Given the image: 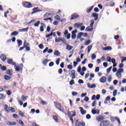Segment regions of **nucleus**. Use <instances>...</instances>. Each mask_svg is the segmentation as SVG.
Listing matches in <instances>:
<instances>
[{"instance_id": "nucleus-9", "label": "nucleus", "mask_w": 126, "mask_h": 126, "mask_svg": "<svg viewBox=\"0 0 126 126\" xmlns=\"http://www.w3.org/2000/svg\"><path fill=\"white\" fill-rule=\"evenodd\" d=\"M78 17H79V15H78L77 14L74 13L71 16L70 19V20H73V19H76V18H78Z\"/></svg>"}, {"instance_id": "nucleus-35", "label": "nucleus", "mask_w": 126, "mask_h": 126, "mask_svg": "<svg viewBox=\"0 0 126 126\" xmlns=\"http://www.w3.org/2000/svg\"><path fill=\"white\" fill-rule=\"evenodd\" d=\"M38 47L40 50H43V49H44V45H43V44H39Z\"/></svg>"}, {"instance_id": "nucleus-37", "label": "nucleus", "mask_w": 126, "mask_h": 126, "mask_svg": "<svg viewBox=\"0 0 126 126\" xmlns=\"http://www.w3.org/2000/svg\"><path fill=\"white\" fill-rule=\"evenodd\" d=\"M91 41L90 40H87L86 41V42L85 43V46H88V45H89L91 43Z\"/></svg>"}, {"instance_id": "nucleus-3", "label": "nucleus", "mask_w": 126, "mask_h": 126, "mask_svg": "<svg viewBox=\"0 0 126 126\" xmlns=\"http://www.w3.org/2000/svg\"><path fill=\"white\" fill-rule=\"evenodd\" d=\"M22 4L24 7H26L27 8H31V7H32V4L30 2L25 1L22 3Z\"/></svg>"}, {"instance_id": "nucleus-19", "label": "nucleus", "mask_w": 126, "mask_h": 126, "mask_svg": "<svg viewBox=\"0 0 126 126\" xmlns=\"http://www.w3.org/2000/svg\"><path fill=\"white\" fill-rule=\"evenodd\" d=\"M14 68L16 71H19V70H20V65L15 64Z\"/></svg>"}, {"instance_id": "nucleus-7", "label": "nucleus", "mask_w": 126, "mask_h": 126, "mask_svg": "<svg viewBox=\"0 0 126 126\" xmlns=\"http://www.w3.org/2000/svg\"><path fill=\"white\" fill-rule=\"evenodd\" d=\"M71 33H72V34H71L72 39H75V38H76V33H77V30L72 31Z\"/></svg>"}, {"instance_id": "nucleus-51", "label": "nucleus", "mask_w": 126, "mask_h": 126, "mask_svg": "<svg viewBox=\"0 0 126 126\" xmlns=\"http://www.w3.org/2000/svg\"><path fill=\"white\" fill-rule=\"evenodd\" d=\"M19 114L21 116V117H24V113L22 111H19Z\"/></svg>"}, {"instance_id": "nucleus-42", "label": "nucleus", "mask_w": 126, "mask_h": 126, "mask_svg": "<svg viewBox=\"0 0 126 126\" xmlns=\"http://www.w3.org/2000/svg\"><path fill=\"white\" fill-rule=\"evenodd\" d=\"M78 123V121L77 120V122L76 123V124H75V126H81V124H82V123L81 122H79V123Z\"/></svg>"}, {"instance_id": "nucleus-52", "label": "nucleus", "mask_w": 126, "mask_h": 126, "mask_svg": "<svg viewBox=\"0 0 126 126\" xmlns=\"http://www.w3.org/2000/svg\"><path fill=\"white\" fill-rule=\"evenodd\" d=\"M78 83H79V84H83L84 83V82L83 81V80L80 79L78 80Z\"/></svg>"}, {"instance_id": "nucleus-36", "label": "nucleus", "mask_w": 126, "mask_h": 126, "mask_svg": "<svg viewBox=\"0 0 126 126\" xmlns=\"http://www.w3.org/2000/svg\"><path fill=\"white\" fill-rule=\"evenodd\" d=\"M112 68H113V67L111 66L109 68H108L106 70L107 73H109V72L112 70Z\"/></svg>"}, {"instance_id": "nucleus-24", "label": "nucleus", "mask_w": 126, "mask_h": 126, "mask_svg": "<svg viewBox=\"0 0 126 126\" xmlns=\"http://www.w3.org/2000/svg\"><path fill=\"white\" fill-rule=\"evenodd\" d=\"M83 35H84V32H81L79 33L77 36V39L82 38V36H83Z\"/></svg>"}, {"instance_id": "nucleus-54", "label": "nucleus", "mask_w": 126, "mask_h": 126, "mask_svg": "<svg viewBox=\"0 0 126 126\" xmlns=\"http://www.w3.org/2000/svg\"><path fill=\"white\" fill-rule=\"evenodd\" d=\"M99 70H100V67H96L95 69V72H99Z\"/></svg>"}, {"instance_id": "nucleus-5", "label": "nucleus", "mask_w": 126, "mask_h": 126, "mask_svg": "<svg viewBox=\"0 0 126 126\" xmlns=\"http://www.w3.org/2000/svg\"><path fill=\"white\" fill-rule=\"evenodd\" d=\"M110 126V122L104 120L100 123V126Z\"/></svg>"}, {"instance_id": "nucleus-49", "label": "nucleus", "mask_w": 126, "mask_h": 126, "mask_svg": "<svg viewBox=\"0 0 126 126\" xmlns=\"http://www.w3.org/2000/svg\"><path fill=\"white\" fill-rule=\"evenodd\" d=\"M4 78H5V80H9L10 79V77L7 76V75H6L4 76Z\"/></svg>"}, {"instance_id": "nucleus-48", "label": "nucleus", "mask_w": 126, "mask_h": 126, "mask_svg": "<svg viewBox=\"0 0 126 126\" xmlns=\"http://www.w3.org/2000/svg\"><path fill=\"white\" fill-rule=\"evenodd\" d=\"M86 119H87V120H90L91 119V115H90V114H87L86 115Z\"/></svg>"}, {"instance_id": "nucleus-21", "label": "nucleus", "mask_w": 126, "mask_h": 126, "mask_svg": "<svg viewBox=\"0 0 126 126\" xmlns=\"http://www.w3.org/2000/svg\"><path fill=\"white\" fill-rule=\"evenodd\" d=\"M0 59L2 61V62H5V60H6V57H5V55L1 54L0 56Z\"/></svg>"}, {"instance_id": "nucleus-45", "label": "nucleus", "mask_w": 126, "mask_h": 126, "mask_svg": "<svg viewBox=\"0 0 126 126\" xmlns=\"http://www.w3.org/2000/svg\"><path fill=\"white\" fill-rule=\"evenodd\" d=\"M115 121H117L119 125L121 124V120H120V118H119L118 117H116Z\"/></svg>"}, {"instance_id": "nucleus-64", "label": "nucleus", "mask_w": 126, "mask_h": 126, "mask_svg": "<svg viewBox=\"0 0 126 126\" xmlns=\"http://www.w3.org/2000/svg\"><path fill=\"white\" fill-rule=\"evenodd\" d=\"M111 122H115L116 121V117H111Z\"/></svg>"}, {"instance_id": "nucleus-12", "label": "nucleus", "mask_w": 126, "mask_h": 126, "mask_svg": "<svg viewBox=\"0 0 126 126\" xmlns=\"http://www.w3.org/2000/svg\"><path fill=\"white\" fill-rule=\"evenodd\" d=\"M66 50H67V51H71V49H73V46L69 44H66Z\"/></svg>"}, {"instance_id": "nucleus-62", "label": "nucleus", "mask_w": 126, "mask_h": 126, "mask_svg": "<svg viewBox=\"0 0 126 126\" xmlns=\"http://www.w3.org/2000/svg\"><path fill=\"white\" fill-rule=\"evenodd\" d=\"M77 94H78L76 92H72V96H77Z\"/></svg>"}, {"instance_id": "nucleus-34", "label": "nucleus", "mask_w": 126, "mask_h": 126, "mask_svg": "<svg viewBox=\"0 0 126 126\" xmlns=\"http://www.w3.org/2000/svg\"><path fill=\"white\" fill-rule=\"evenodd\" d=\"M92 15L93 17H94V18L96 17L97 18V17H98L99 15L98 14L96 13H94L92 14Z\"/></svg>"}, {"instance_id": "nucleus-40", "label": "nucleus", "mask_w": 126, "mask_h": 126, "mask_svg": "<svg viewBox=\"0 0 126 126\" xmlns=\"http://www.w3.org/2000/svg\"><path fill=\"white\" fill-rule=\"evenodd\" d=\"M112 76L109 75L108 76V81L109 82V83H110V82L112 81Z\"/></svg>"}, {"instance_id": "nucleus-38", "label": "nucleus", "mask_w": 126, "mask_h": 126, "mask_svg": "<svg viewBox=\"0 0 126 126\" xmlns=\"http://www.w3.org/2000/svg\"><path fill=\"white\" fill-rule=\"evenodd\" d=\"M117 92H118V91H117V90H114V91H113V96H114V97H116V96H117Z\"/></svg>"}, {"instance_id": "nucleus-22", "label": "nucleus", "mask_w": 126, "mask_h": 126, "mask_svg": "<svg viewBox=\"0 0 126 126\" xmlns=\"http://www.w3.org/2000/svg\"><path fill=\"white\" fill-rule=\"evenodd\" d=\"M104 51H112V48L111 46H107L106 47L103 48Z\"/></svg>"}, {"instance_id": "nucleus-41", "label": "nucleus", "mask_w": 126, "mask_h": 126, "mask_svg": "<svg viewBox=\"0 0 126 126\" xmlns=\"http://www.w3.org/2000/svg\"><path fill=\"white\" fill-rule=\"evenodd\" d=\"M86 96H87V93H83L81 94V97H82V98H83L84 97H86Z\"/></svg>"}, {"instance_id": "nucleus-2", "label": "nucleus", "mask_w": 126, "mask_h": 126, "mask_svg": "<svg viewBox=\"0 0 126 126\" xmlns=\"http://www.w3.org/2000/svg\"><path fill=\"white\" fill-rule=\"evenodd\" d=\"M54 103L55 106L56 108L58 109V110H59V111H60V112H63V113L64 112V111L63 109H62V108H62V105L61 104V103L57 102H54Z\"/></svg>"}, {"instance_id": "nucleus-58", "label": "nucleus", "mask_w": 126, "mask_h": 126, "mask_svg": "<svg viewBox=\"0 0 126 126\" xmlns=\"http://www.w3.org/2000/svg\"><path fill=\"white\" fill-rule=\"evenodd\" d=\"M43 63H44V64H47L48 63V60L46 59L43 60Z\"/></svg>"}, {"instance_id": "nucleus-1", "label": "nucleus", "mask_w": 126, "mask_h": 126, "mask_svg": "<svg viewBox=\"0 0 126 126\" xmlns=\"http://www.w3.org/2000/svg\"><path fill=\"white\" fill-rule=\"evenodd\" d=\"M122 73H124V69L123 68H119L117 70V72L116 74V76L119 79L122 78Z\"/></svg>"}, {"instance_id": "nucleus-61", "label": "nucleus", "mask_w": 126, "mask_h": 126, "mask_svg": "<svg viewBox=\"0 0 126 126\" xmlns=\"http://www.w3.org/2000/svg\"><path fill=\"white\" fill-rule=\"evenodd\" d=\"M88 67H89V68H92V67H93V64L89 63L88 64Z\"/></svg>"}, {"instance_id": "nucleus-44", "label": "nucleus", "mask_w": 126, "mask_h": 126, "mask_svg": "<svg viewBox=\"0 0 126 126\" xmlns=\"http://www.w3.org/2000/svg\"><path fill=\"white\" fill-rule=\"evenodd\" d=\"M17 100H18V103H19L20 106H22V105H23V102H22V101H21V100L19 98H18Z\"/></svg>"}, {"instance_id": "nucleus-47", "label": "nucleus", "mask_w": 126, "mask_h": 126, "mask_svg": "<svg viewBox=\"0 0 126 126\" xmlns=\"http://www.w3.org/2000/svg\"><path fill=\"white\" fill-rule=\"evenodd\" d=\"M6 73L7 74H9V75H12V73H11V71H10V70H7L6 71Z\"/></svg>"}, {"instance_id": "nucleus-31", "label": "nucleus", "mask_w": 126, "mask_h": 126, "mask_svg": "<svg viewBox=\"0 0 126 126\" xmlns=\"http://www.w3.org/2000/svg\"><path fill=\"white\" fill-rule=\"evenodd\" d=\"M88 53H90V51H91V50H92V45H90L88 47Z\"/></svg>"}, {"instance_id": "nucleus-29", "label": "nucleus", "mask_w": 126, "mask_h": 126, "mask_svg": "<svg viewBox=\"0 0 126 126\" xmlns=\"http://www.w3.org/2000/svg\"><path fill=\"white\" fill-rule=\"evenodd\" d=\"M19 32L17 31H14V32L11 33V36H16V35H18Z\"/></svg>"}, {"instance_id": "nucleus-15", "label": "nucleus", "mask_w": 126, "mask_h": 126, "mask_svg": "<svg viewBox=\"0 0 126 126\" xmlns=\"http://www.w3.org/2000/svg\"><path fill=\"white\" fill-rule=\"evenodd\" d=\"M7 63L9 64H12V65H15V63L13 62L12 59L8 60Z\"/></svg>"}, {"instance_id": "nucleus-25", "label": "nucleus", "mask_w": 126, "mask_h": 126, "mask_svg": "<svg viewBox=\"0 0 126 126\" xmlns=\"http://www.w3.org/2000/svg\"><path fill=\"white\" fill-rule=\"evenodd\" d=\"M7 125H8V126H15V125H16V123L8 122Z\"/></svg>"}, {"instance_id": "nucleus-55", "label": "nucleus", "mask_w": 126, "mask_h": 126, "mask_svg": "<svg viewBox=\"0 0 126 126\" xmlns=\"http://www.w3.org/2000/svg\"><path fill=\"white\" fill-rule=\"evenodd\" d=\"M60 61H61V59L60 58H58V60L56 61V64H57V65H59L60 64Z\"/></svg>"}, {"instance_id": "nucleus-57", "label": "nucleus", "mask_w": 126, "mask_h": 126, "mask_svg": "<svg viewBox=\"0 0 126 126\" xmlns=\"http://www.w3.org/2000/svg\"><path fill=\"white\" fill-rule=\"evenodd\" d=\"M50 13H46L44 15V17L46 18V17H49V15Z\"/></svg>"}, {"instance_id": "nucleus-30", "label": "nucleus", "mask_w": 126, "mask_h": 126, "mask_svg": "<svg viewBox=\"0 0 126 126\" xmlns=\"http://www.w3.org/2000/svg\"><path fill=\"white\" fill-rule=\"evenodd\" d=\"M17 43H18L19 47H20V46L22 45V40H17Z\"/></svg>"}, {"instance_id": "nucleus-11", "label": "nucleus", "mask_w": 126, "mask_h": 126, "mask_svg": "<svg viewBox=\"0 0 126 126\" xmlns=\"http://www.w3.org/2000/svg\"><path fill=\"white\" fill-rule=\"evenodd\" d=\"M103 120H105V118L101 115L96 117V121H97V122H101V121H103Z\"/></svg>"}, {"instance_id": "nucleus-16", "label": "nucleus", "mask_w": 126, "mask_h": 126, "mask_svg": "<svg viewBox=\"0 0 126 126\" xmlns=\"http://www.w3.org/2000/svg\"><path fill=\"white\" fill-rule=\"evenodd\" d=\"M29 29V28H26L25 29H19V32H27Z\"/></svg>"}, {"instance_id": "nucleus-28", "label": "nucleus", "mask_w": 126, "mask_h": 126, "mask_svg": "<svg viewBox=\"0 0 126 126\" xmlns=\"http://www.w3.org/2000/svg\"><path fill=\"white\" fill-rule=\"evenodd\" d=\"M62 39V38L56 36V38H55V43H59V42H61Z\"/></svg>"}, {"instance_id": "nucleus-13", "label": "nucleus", "mask_w": 126, "mask_h": 126, "mask_svg": "<svg viewBox=\"0 0 126 126\" xmlns=\"http://www.w3.org/2000/svg\"><path fill=\"white\" fill-rule=\"evenodd\" d=\"M83 25V23H78L74 24V27H76V28H79L81 27Z\"/></svg>"}, {"instance_id": "nucleus-63", "label": "nucleus", "mask_w": 126, "mask_h": 126, "mask_svg": "<svg viewBox=\"0 0 126 126\" xmlns=\"http://www.w3.org/2000/svg\"><path fill=\"white\" fill-rule=\"evenodd\" d=\"M1 69L2 70L5 71V70H6V67L5 66H2V67H1Z\"/></svg>"}, {"instance_id": "nucleus-56", "label": "nucleus", "mask_w": 126, "mask_h": 126, "mask_svg": "<svg viewBox=\"0 0 126 126\" xmlns=\"http://www.w3.org/2000/svg\"><path fill=\"white\" fill-rule=\"evenodd\" d=\"M39 24H40V21H37L35 23L34 26H35V27H38V26H39Z\"/></svg>"}, {"instance_id": "nucleus-26", "label": "nucleus", "mask_w": 126, "mask_h": 126, "mask_svg": "<svg viewBox=\"0 0 126 126\" xmlns=\"http://www.w3.org/2000/svg\"><path fill=\"white\" fill-rule=\"evenodd\" d=\"M54 55L57 57H59V56L61 55V53H60V52L58 50H55L54 52Z\"/></svg>"}, {"instance_id": "nucleus-14", "label": "nucleus", "mask_w": 126, "mask_h": 126, "mask_svg": "<svg viewBox=\"0 0 126 126\" xmlns=\"http://www.w3.org/2000/svg\"><path fill=\"white\" fill-rule=\"evenodd\" d=\"M4 109L6 113H9L10 112V107H8L7 105H5L4 107Z\"/></svg>"}, {"instance_id": "nucleus-4", "label": "nucleus", "mask_w": 126, "mask_h": 126, "mask_svg": "<svg viewBox=\"0 0 126 126\" xmlns=\"http://www.w3.org/2000/svg\"><path fill=\"white\" fill-rule=\"evenodd\" d=\"M63 34L64 35V36L66 38L67 40H69L70 39L71 35L70 33H68V31H67V30L64 31Z\"/></svg>"}, {"instance_id": "nucleus-43", "label": "nucleus", "mask_w": 126, "mask_h": 126, "mask_svg": "<svg viewBox=\"0 0 126 126\" xmlns=\"http://www.w3.org/2000/svg\"><path fill=\"white\" fill-rule=\"evenodd\" d=\"M75 84V82H74V80H71L69 82L70 85H73V84Z\"/></svg>"}, {"instance_id": "nucleus-59", "label": "nucleus", "mask_w": 126, "mask_h": 126, "mask_svg": "<svg viewBox=\"0 0 126 126\" xmlns=\"http://www.w3.org/2000/svg\"><path fill=\"white\" fill-rule=\"evenodd\" d=\"M77 71H78V72H81V67L80 66H79L78 68Z\"/></svg>"}, {"instance_id": "nucleus-17", "label": "nucleus", "mask_w": 126, "mask_h": 126, "mask_svg": "<svg viewBox=\"0 0 126 126\" xmlns=\"http://www.w3.org/2000/svg\"><path fill=\"white\" fill-rule=\"evenodd\" d=\"M85 31H86V32H92V31H93V28L88 27L86 28Z\"/></svg>"}, {"instance_id": "nucleus-32", "label": "nucleus", "mask_w": 126, "mask_h": 126, "mask_svg": "<svg viewBox=\"0 0 126 126\" xmlns=\"http://www.w3.org/2000/svg\"><path fill=\"white\" fill-rule=\"evenodd\" d=\"M5 97V96L4 94H0V100H2V99H4Z\"/></svg>"}, {"instance_id": "nucleus-20", "label": "nucleus", "mask_w": 126, "mask_h": 126, "mask_svg": "<svg viewBox=\"0 0 126 126\" xmlns=\"http://www.w3.org/2000/svg\"><path fill=\"white\" fill-rule=\"evenodd\" d=\"M24 47L26 49V51L27 52L30 51V46L29 45V43H28L26 44V45H25Z\"/></svg>"}, {"instance_id": "nucleus-50", "label": "nucleus", "mask_w": 126, "mask_h": 126, "mask_svg": "<svg viewBox=\"0 0 126 126\" xmlns=\"http://www.w3.org/2000/svg\"><path fill=\"white\" fill-rule=\"evenodd\" d=\"M84 101L86 102H89V97L88 96H85L84 98Z\"/></svg>"}, {"instance_id": "nucleus-46", "label": "nucleus", "mask_w": 126, "mask_h": 126, "mask_svg": "<svg viewBox=\"0 0 126 126\" xmlns=\"http://www.w3.org/2000/svg\"><path fill=\"white\" fill-rule=\"evenodd\" d=\"M48 51H49V47H46L43 51V54L46 53Z\"/></svg>"}, {"instance_id": "nucleus-39", "label": "nucleus", "mask_w": 126, "mask_h": 126, "mask_svg": "<svg viewBox=\"0 0 126 126\" xmlns=\"http://www.w3.org/2000/svg\"><path fill=\"white\" fill-rule=\"evenodd\" d=\"M92 60H96V55L95 54H92Z\"/></svg>"}, {"instance_id": "nucleus-8", "label": "nucleus", "mask_w": 126, "mask_h": 126, "mask_svg": "<svg viewBox=\"0 0 126 126\" xmlns=\"http://www.w3.org/2000/svg\"><path fill=\"white\" fill-rule=\"evenodd\" d=\"M70 75V77H72V79H75V70H73L71 71V73H69Z\"/></svg>"}, {"instance_id": "nucleus-53", "label": "nucleus", "mask_w": 126, "mask_h": 126, "mask_svg": "<svg viewBox=\"0 0 126 126\" xmlns=\"http://www.w3.org/2000/svg\"><path fill=\"white\" fill-rule=\"evenodd\" d=\"M100 94H97L96 96H95V99H96V100H100Z\"/></svg>"}, {"instance_id": "nucleus-60", "label": "nucleus", "mask_w": 126, "mask_h": 126, "mask_svg": "<svg viewBox=\"0 0 126 126\" xmlns=\"http://www.w3.org/2000/svg\"><path fill=\"white\" fill-rule=\"evenodd\" d=\"M67 67L68 68V69H72L73 67H72V65L71 64H69L67 66Z\"/></svg>"}, {"instance_id": "nucleus-18", "label": "nucleus", "mask_w": 126, "mask_h": 126, "mask_svg": "<svg viewBox=\"0 0 126 126\" xmlns=\"http://www.w3.org/2000/svg\"><path fill=\"white\" fill-rule=\"evenodd\" d=\"M46 27V25L40 26L39 29L40 32H44V29H45Z\"/></svg>"}, {"instance_id": "nucleus-33", "label": "nucleus", "mask_w": 126, "mask_h": 126, "mask_svg": "<svg viewBox=\"0 0 126 126\" xmlns=\"http://www.w3.org/2000/svg\"><path fill=\"white\" fill-rule=\"evenodd\" d=\"M54 18L55 20H59V21L61 20V17L59 15H56Z\"/></svg>"}, {"instance_id": "nucleus-23", "label": "nucleus", "mask_w": 126, "mask_h": 126, "mask_svg": "<svg viewBox=\"0 0 126 126\" xmlns=\"http://www.w3.org/2000/svg\"><path fill=\"white\" fill-rule=\"evenodd\" d=\"M80 110L82 115H85L86 114V110H83L82 107H80Z\"/></svg>"}, {"instance_id": "nucleus-10", "label": "nucleus", "mask_w": 126, "mask_h": 126, "mask_svg": "<svg viewBox=\"0 0 126 126\" xmlns=\"http://www.w3.org/2000/svg\"><path fill=\"white\" fill-rule=\"evenodd\" d=\"M106 80H107V78H106V77L105 76L101 77L99 79V81L100 82H101V83H105Z\"/></svg>"}, {"instance_id": "nucleus-27", "label": "nucleus", "mask_w": 126, "mask_h": 126, "mask_svg": "<svg viewBox=\"0 0 126 126\" xmlns=\"http://www.w3.org/2000/svg\"><path fill=\"white\" fill-rule=\"evenodd\" d=\"M27 98H28V96H24V95H22L21 96V99H22V100L24 102H25V101H26V100H27Z\"/></svg>"}, {"instance_id": "nucleus-6", "label": "nucleus", "mask_w": 126, "mask_h": 126, "mask_svg": "<svg viewBox=\"0 0 126 126\" xmlns=\"http://www.w3.org/2000/svg\"><path fill=\"white\" fill-rule=\"evenodd\" d=\"M92 113L93 115H99L100 114V110L94 108L92 110Z\"/></svg>"}]
</instances>
